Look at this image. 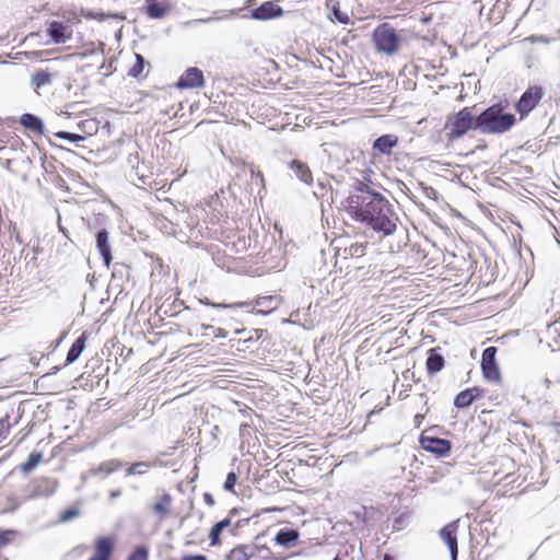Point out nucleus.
I'll use <instances>...</instances> for the list:
<instances>
[{
  "label": "nucleus",
  "instance_id": "nucleus-1",
  "mask_svg": "<svg viewBox=\"0 0 560 560\" xmlns=\"http://www.w3.org/2000/svg\"><path fill=\"white\" fill-rule=\"evenodd\" d=\"M369 196L350 195L346 212L354 221L364 223L373 231L392 235L397 229L398 217L389 201L380 192L368 190Z\"/></svg>",
  "mask_w": 560,
  "mask_h": 560
},
{
  "label": "nucleus",
  "instance_id": "nucleus-2",
  "mask_svg": "<svg viewBox=\"0 0 560 560\" xmlns=\"http://www.w3.org/2000/svg\"><path fill=\"white\" fill-rule=\"evenodd\" d=\"M508 101L495 103L477 116V128L485 135H501L509 131L515 124L514 114L505 113Z\"/></svg>",
  "mask_w": 560,
  "mask_h": 560
},
{
  "label": "nucleus",
  "instance_id": "nucleus-3",
  "mask_svg": "<svg viewBox=\"0 0 560 560\" xmlns=\"http://www.w3.org/2000/svg\"><path fill=\"white\" fill-rule=\"evenodd\" d=\"M472 107H464L457 113L447 116L444 129L448 141H454L465 136L471 129L477 128V117Z\"/></svg>",
  "mask_w": 560,
  "mask_h": 560
},
{
  "label": "nucleus",
  "instance_id": "nucleus-4",
  "mask_svg": "<svg viewBox=\"0 0 560 560\" xmlns=\"http://www.w3.org/2000/svg\"><path fill=\"white\" fill-rule=\"evenodd\" d=\"M225 560H277L266 546L237 545L225 556Z\"/></svg>",
  "mask_w": 560,
  "mask_h": 560
},
{
  "label": "nucleus",
  "instance_id": "nucleus-5",
  "mask_svg": "<svg viewBox=\"0 0 560 560\" xmlns=\"http://www.w3.org/2000/svg\"><path fill=\"white\" fill-rule=\"evenodd\" d=\"M544 96L545 89L541 85H529L514 106L520 119L526 118L539 105Z\"/></svg>",
  "mask_w": 560,
  "mask_h": 560
},
{
  "label": "nucleus",
  "instance_id": "nucleus-6",
  "mask_svg": "<svg viewBox=\"0 0 560 560\" xmlns=\"http://www.w3.org/2000/svg\"><path fill=\"white\" fill-rule=\"evenodd\" d=\"M497 347H488L483 350L481 355L480 368L482 376L487 382L500 384L502 382V374L497 361Z\"/></svg>",
  "mask_w": 560,
  "mask_h": 560
},
{
  "label": "nucleus",
  "instance_id": "nucleus-7",
  "mask_svg": "<svg viewBox=\"0 0 560 560\" xmlns=\"http://www.w3.org/2000/svg\"><path fill=\"white\" fill-rule=\"evenodd\" d=\"M373 39L376 48L386 54H393L399 47V38L388 24L377 26L373 32Z\"/></svg>",
  "mask_w": 560,
  "mask_h": 560
},
{
  "label": "nucleus",
  "instance_id": "nucleus-8",
  "mask_svg": "<svg viewBox=\"0 0 560 560\" xmlns=\"http://www.w3.org/2000/svg\"><path fill=\"white\" fill-rule=\"evenodd\" d=\"M206 79L202 70L197 67L187 68L176 82L179 90L203 89Z\"/></svg>",
  "mask_w": 560,
  "mask_h": 560
},
{
  "label": "nucleus",
  "instance_id": "nucleus-9",
  "mask_svg": "<svg viewBox=\"0 0 560 560\" xmlns=\"http://www.w3.org/2000/svg\"><path fill=\"white\" fill-rule=\"evenodd\" d=\"M419 442L424 451L434 454L436 457L447 456L452 451L451 441L445 439L421 434Z\"/></svg>",
  "mask_w": 560,
  "mask_h": 560
},
{
  "label": "nucleus",
  "instance_id": "nucleus-10",
  "mask_svg": "<svg viewBox=\"0 0 560 560\" xmlns=\"http://www.w3.org/2000/svg\"><path fill=\"white\" fill-rule=\"evenodd\" d=\"M45 34L54 44H65L72 37V28L70 25L61 21H49L45 24Z\"/></svg>",
  "mask_w": 560,
  "mask_h": 560
},
{
  "label": "nucleus",
  "instance_id": "nucleus-11",
  "mask_svg": "<svg viewBox=\"0 0 560 560\" xmlns=\"http://www.w3.org/2000/svg\"><path fill=\"white\" fill-rule=\"evenodd\" d=\"M159 522H164L173 513V497L168 492L158 494L149 506Z\"/></svg>",
  "mask_w": 560,
  "mask_h": 560
},
{
  "label": "nucleus",
  "instance_id": "nucleus-12",
  "mask_svg": "<svg viewBox=\"0 0 560 560\" xmlns=\"http://www.w3.org/2000/svg\"><path fill=\"white\" fill-rule=\"evenodd\" d=\"M457 530L458 521L446 524L440 530V537L447 545L453 560H456L458 553Z\"/></svg>",
  "mask_w": 560,
  "mask_h": 560
},
{
  "label": "nucleus",
  "instance_id": "nucleus-13",
  "mask_svg": "<svg viewBox=\"0 0 560 560\" xmlns=\"http://www.w3.org/2000/svg\"><path fill=\"white\" fill-rule=\"evenodd\" d=\"M282 14V8L276 1H266L252 11V18L262 21L279 18Z\"/></svg>",
  "mask_w": 560,
  "mask_h": 560
},
{
  "label": "nucleus",
  "instance_id": "nucleus-14",
  "mask_svg": "<svg viewBox=\"0 0 560 560\" xmlns=\"http://www.w3.org/2000/svg\"><path fill=\"white\" fill-rule=\"evenodd\" d=\"M114 539L108 536L98 537L94 544V555L89 560H110L114 551Z\"/></svg>",
  "mask_w": 560,
  "mask_h": 560
},
{
  "label": "nucleus",
  "instance_id": "nucleus-15",
  "mask_svg": "<svg viewBox=\"0 0 560 560\" xmlns=\"http://www.w3.org/2000/svg\"><path fill=\"white\" fill-rule=\"evenodd\" d=\"M483 394V389L474 386L459 392L454 398V406L458 409L469 407L476 399L480 398Z\"/></svg>",
  "mask_w": 560,
  "mask_h": 560
},
{
  "label": "nucleus",
  "instance_id": "nucleus-16",
  "mask_svg": "<svg viewBox=\"0 0 560 560\" xmlns=\"http://www.w3.org/2000/svg\"><path fill=\"white\" fill-rule=\"evenodd\" d=\"M145 3L144 12L150 19H162L172 9L168 0H145Z\"/></svg>",
  "mask_w": 560,
  "mask_h": 560
},
{
  "label": "nucleus",
  "instance_id": "nucleus-17",
  "mask_svg": "<svg viewBox=\"0 0 560 560\" xmlns=\"http://www.w3.org/2000/svg\"><path fill=\"white\" fill-rule=\"evenodd\" d=\"M96 247L103 258L104 265L109 268L113 256L109 245L108 232L105 229L98 231L96 234Z\"/></svg>",
  "mask_w": 560,
  "mask_h": 560
},
{
  "label": "nucleus",
  "instance_id": "nucleus-18",
  "mask_svg": "<svg viewBox=\"0 0 560 560\" xmlns=\"http://www.w3.org/2000/svg\"><path fill=\"white\" fill-rule=\"evenodd\" d=\"M398 143L397 136L394 135H384L377 138L373 143V150L381 153L389 155L392 153L393 148H395Z\"/></svg>",
  "mask_w": 560,
  "mask_h": 560
},
{
  "label": "nucleus",
  "instance_id": "nucleus-19",
  "mask_svg": "<svg viewBox=\"0 0 560 560\" xmlns=\"http://www.w3.org/2000/svg\"><path fill=\"white\" fill-rule=\"evenodd\" d=\"M88 337H89V334L86 331H84L72 343V346L70 347V349H69V351L67 353V359H66V363L67 364L73 363L80 357V354L85 349V343H86Z\"/></svg>",
  "mask_w": 560,
  "mask_h": 560
},
{
  "label": "nucleus",
  "instance_id": "nucleus-20",
  "mask_svg": "<svg viewBox=\"0 0 560 560\" xmlns=\"http://www.w3.org/2000/svg\"><path fill=\"white\" fill-rule=\"evenodd\" d=\"M445 364V360L442 354H440L436 349H430L429 355L427 358L425 366L429 374H435L440 372Z\"/></svg>",
  "mask_w": 560,
  "mask_h": 560
},
{
  "label": "nucleus",
  "instance_id": "nucleus-21",
  "mask_svg": "<svg viewBox=\"0 0 560 560\" xmlns=\"http://www.w3.org/2000/svg\"><path fill=\"white\" fill-rule=\"evenodd\" d=\"M368 243H353L345 248H338L337 255L348 258H360L365 255Z\"/></svg>",
  "mask_w": 560,
  "mask_h": 560
},
{
  "label": "nucleus",
  "instance_id": "nucleus-22",
  "mask_svg": "<svg viewBox=\"0 0 560 560\" xmlns=\"http://www.w3.org/2000/svg\"><path fill=\"white\" fill-rule=\"evenodd\" d=\"M290 167L293 170V172L300 178V180L307 185L313 183V175L306 163L300 160H292L290 163Z\"/></svg>",
  "mask_w": 560,
  "mask_h": 560
},
{
  "label": "nucleus",
  "instance_id": "nucleus-23",
  "mask_svg": "<svg viewBox=\"0 0 560 560\" xmlns=\"http://www.w3.org/2000/svg\"><path fill=\"white\" fill-rule=\"evenodd\" d=\"M501 466H506L508 470H505V471L493 470V477H492L493 486H498L504 481H508L509 479H511V481H514V474L510 470L514 467V463L510 458H505L504 463H502Z\"/></svg>",
  "mask_w": 560,
  "mask_h": 560
},
{
  "label": "nucleus",
  "instance_id": "nucleus-24",
  "mask_svg": "<svg viewBox=\"0 0 560 560\" xmlns=\"http://www.w3.org/2000/svg\"><path fill=\"white\" fill-rule=\"evenodd\" d=\"M231 525L230 518H224L215 523L210 530V546L215 547L221 545L220 536L222 532Z\"/></svg>",
  "mask_w": 560,
  "mask_h": 560
},
{
  "label": "nucleus",
  "instance_id": "nucleus-25",
  "mask_svg": "<svg viewBox=\"0 0 560 560\" xmlns=\"http://www.w3.org/2000/svg\"><path fill=\"white\" fill-rule=\"evenodd\" d=\"M255 306L259 307L261 313H269L277 307V300L275 296H261L256 299Z\"/></svg>",
  "mask_w": 560,
  "mask_h": 560
},
{
  "label": "nucleus",
  "instance_id": "nucleus-26",
  "mask_svg": "<svg viewBox=\"0 0 560 560\" xmlns=\"http://www.w3.org/2000/svg\"><path fill=\"white\" fill-rule=\"evenodd\" d=\"M298 538L299 534L296 530L293 529L280 530L276 536L277 542L282 546H289L292 542H294Z\"/></svg>",
  "mask_w": 560,
  "mask_h": 560
},
{
  "label": "nucleus",
  "instance_id": "nucleus-27",
  "mask_svg": "<svg viewBox=\"0 0 560 560\" xmlns=\"http://www.w3.org/2000/svg\"><path fill=\"white\" fill-rule=\"evenodd\" d=\"M80 513H81V511L78 505L69 506L59 513L58 522L59 523L70 522L71 520L78 517L80 515Z\"/></svg>",
  "mask_w": 560,
  "mask_h": 560
},
{
  "label": "nucleus",
  "instance_id": "nucleus-28",
  "mask_svg": "<svg viewBox=\"0 0 560 560\" xmlns=\"http://www.w3.org/2000/svg\"><path fill=\"white\" fill-rule=\"evenodd\" d=\"M145 66V60L140 54H136V62L129 69L128 74L132 78H138L142 74Z\"/></svg>",
  "mask_w": 560,
  "mask_h": 560
},
{
  "label": "nucleus",
  "instance_id": "nucleus-29",
  "mask_svg": "<svg viewBox=\"0 0 560 560\" xmlns=\"http://www.w3.org/2000/svg\"><path fill=\"white\" fill-rule=\"evenodd\" d=\"M10 429V416L5 415L0 419V443L4 442L9 438Z\"/></svg>",
  "mask_w": 560,
  "mask_h": 560
},
{
  "label": "nucleus",
  "instance_id": "nucleus-30",
  "mask_svg": "<svg viewBox=\"0 0 560 560\" xmlns=\"http://www.w3.org/2000/svg\"><path fill=\"white\" fill-rule=\"evenodd\" d=\"M149 552L147 547L140 546L133 550L127 560H148Z\"/></svg>",
  "mask_w": 560,
  "mask_h": 560
},
{
  "label": "nucleus",
  "instance_id": "nucleus-31",
  "mask_svg": "<svg viewBox=\"0 0 560 560\" xmlns=\"http://www.w3.org/2000/svg\"><path fill=\"white\" fill-rule=\"evenodd\" d=\"M236 482H237L236 474L234 471L229 472L228 476H226L224 486H223L224 490L234 493L235 492L234 488H235Z\"/></svg>",
  "mask_w": 560,
  "mask_h": 560
},
{
  "label": "nucleus",
  "instance_id": "nucleus-32",
  "mask_svg": "<svg viewBox=\"0 0 560 560\" xmlns=\"http://www.w3.org/2000/svg\"><path fill=\"white\" fill-rule=\"evenodd\" d=\"M11 140H13L11 132L3 126H0V150L4 149L5 145L11 142Z\"/></svg>",
  "mask_w": 560,
  "mask_h": 560
},
{
  "label": "nucleus",
  "instance_id": "nucleus-33",
  "mask_svg": "<svg viewBox=\"0 0 560 560\" xmlns=\"http://www.w3.org/2000/svg\"><path fill=\"white\" fill-rule=\"evenodd\" d=\"M56 137H58L60 139L68 140L70 142H79V141L84 139L80 135L71 133V132H67V131H59V132L56 133Z\"/></svg>",
  "mask_w": 560,
  "mask_h": 560
},
{
  "label": "nucleus",
  "instance_id": "nucleus-34",
  "mask_svg": "<svg viewBox=\"0 0 560 560\" xmlns=\"http://www.w3.org/2000/svg\"><path fill=\"white\" fill-rule=\"evenodd\" d=\"M332 13H334V16L335 19L340 22V23H343V24H347L349 22V18L346 13H342L340 10H339V3L336 2L335 4H332Z\"/></svg>",
  "mask_w": 560,
  "mask_h": 560
},
{
  "label": "nucleus",
  "instance_id": "nucleus-35",
  "mask_svg": "<svg viewBox=\"0 0 560 560\" xmlns=\"http://www.w3.org/2000/svg\"><path fill=\"white\" fill-rule=\"evenodd\" d=\"M14 535V530H0V549L10 542Z\"/></svg>",
  "mask_w": 560,
  "mask_h": 560
},
{
  "label": "nucleus",
  "instance_id": "nucleus-36",
  "mask_svg": "<svg viewBox=\"0 0 560 560\" xmlns=\"http://www.w3.org/2000/svg\"><path fill=\"white\" fill-rule=\"evenodd\" d=\"M34 466H35V453H31L28 455L27 460L21 465V470L23 472L27 474L33 469Z\"/></svg>",
  "mask_w": 560,
  "mask_h": 560
},
{
  "label": "nucleus",
  "instance_id": "nucleus-37",
  "mask_svg": "<svg viewBox=\"0 0 560 560\" xmlns=\"http://www.w3.org/2000/svg\"><path fill=\"white\" fill-rule=\"evenodd\" d=\"M21 124L27 128L35 129V115L24 114L21 117Z\"/></svg>",
  "mask_w": 560,
  "mask_h": 560
},
{
  "label": "nucleus",
  "instance_id": "nucleus-38",
  "mask_svg": "<svg viewBox=\"0 0 560 560\" xmlns=\"http://www.w3.org/2000/svg\"><path fill=\"white\" fill-rule=\"evenodd\" d=\"M50 81V74L44 71H37V88Z\"/></svg>",
  "mask_w": 560,
  "mask_h": 560
},
{
  "label": "nucleus",
  "instance_id": "nucleus-39",
  "mask_svg": "<svg viewBox=\"0 0 560 560\" xmlns=\"http://www.w3.org/2000/svg\"><path fill=\"white\" fill-rule=\"evenodd\" d=\"M180 560H208V558L203 555H186Z\"/></svg>",
  "mask_w": 560,
  "mask_h": 560
},
{
  "label": "nucleus",
  "instance_id": "nucleus-40",
  "mask_svg": "<svg viewBox=\"0 0 560 560\" xmlns=\"http://www.w3.org/2000/svg\"><path fill=\"white\" fill-rule=\"evenodd\" d=\"M203 501H205V503H206L207 505H209V506H213V505H214V503H215V501H214V499H213L212 494H211V493H209V492L203 493Z\"/></svg>",
  "mask_w": 560,
  "mask_h": 560
},
{
  "label": "nucleus",
  "instance_id": "nucleus-41",
  "mask_svg": "<svg viewBox=\"0 0 560 560\" xmlns=\"http://www.w3.org/2000/svg\"><path fill=\"white\" fill-rule=\"evenodd\" d=\"M424 419L423 415L417 413L413 418V423L416 428H419L422 424V421Z\"/></svg>",
  "mask_w": 560,
  "mask_h": 560
},
{
  "label": "nucleus",
  "instance_id": "nucleus-42",
  "mask_svg": "<svg viewBox=\"0 0 560 560\" xmlns=\"http://www.w3.org/2000/svg\"><path fill=\"white\" fill-rule=\"evenodd\" d=\"M211 328H212L215 337H222V338L226 337V331L224 329H222V328L214 329L213 327H211Z\"/></svg>",
  "mask_w": 560,
  "mask_h": 560
},
{
  "label": "nucleus",
  "instance_id": "nucleus-43",
  "mask_svg": "<svg viewBox=\"0 0 560 560\" xmlns=\"http://www.w3.org/2000/svg\"><path fill=\"white\" fill-rule=\"evenodd\" d=\"M141 466H145V464H143V463H136V464H133V465L129 468V472H130V474L139 472V467H141Z\"/></svg>",
  "mask_w": 560,
  "mask_h": 560
},
{
  "label": "nucleus",
  "instance_id": "nucleus-44",
  "mask_svg": "<svg viewBox=\"0 0 560 560\" xmlns=\"http://www.w3.org/2000/svg\"><path fill=\"white\" fill-rule=\"evenodd\" d=\"M555 395L557 399L560 401V380L557 382V387L555 389Z\"/></svg>",
  "mask_w": 560,
  "mask_h": 560
},
{
  "label": "nucleus",
  "instance_id": "nucleus-45",
  "mask_svg": "<svg viewBox=\"0 0 560 560\" xmlns=\"http://www.w3.org/2000/svg\"><path fill=\"white\" fill-rule=\"evenodd\" d=\"M163 187H164V186H162V188H163ZM150 188H151V189H154V190H159V189H161V187H159V185H158V183H156V182L151 183V184H150Z\"/></svg>",
  "mask_w": 560,
  "mask_h": 560
},
{
  "label": "nucleus",
  "instance_id": "nucleus-46",
  "mask_svg": "<svg viewBox=\"0 0 560 560\" xmlns=\"http://www.w3.org/2000/svg\"><path fill=\"white\" fill-rule=\"evenodd\" d=\"M36 125H37V132H42L43 124H42L40 119L37 118Z\"/></svg>",
  "mask_w": 560,
  "mask_h": 560
},
{
  "label": "nucleus",
  "instance_id": "nucleus-47",
  "mask_svg": "<svg viewBox=\"0 0 560 560\" xmlns=\"http://www.w3.org/2000/svg\"><path fill=\"white\" fill-rule=\"evenodd\" d=\"M383 560H394V558L389 553H385Z\"/></svg>",
  "mask_w": 560,
  "mask_h": 560
},
{
  "label": "nucleus",
  "instance_id": "nucleus-48",
  "mask_svg": "<svg viewBox=\"0 0 560 560\" xmlns=\"http://www.w3.org/2000/svg\"><path fill=\"white\" fill-rule=\"evenodd\" d=\"M36 56H37V59H38V58H39V59H43V57H44V51H38V50H37Z\"/></svg>",
  "mask_w": 560,
  "mask_h": 560
},
{
  "label": "nucleus",
  "instance_id": "nucleus-49",
  "mask_svg": "<svg viewBox=\"0 0 560 560\" xmlns=\"http://www.w3.org/2000/svg\"><path fill=\"white\" fill-rule=\"evenodd\" d=\"M36 460H37V463H39V460H40V455L39 454H37Z\"/></svg>",
  "mask_w": 560,
  "mask_h": 560
},
{
  "label": "nucleus",
  "instance_id": "nucleus-50",
  "mask_svg": "<svg viewBox=\"0 0 560 560\" xmlns=\"http://www.w3.org/2000/svg\"><path fill=\"white\" fill-rule=\"evenodd\" d=\"M332 560H341V559L337 556Z\"/></svg>",
  "mask_w": 560,
  "mask_h": 560
}]
</instances>
